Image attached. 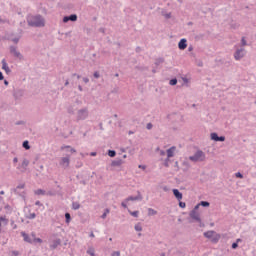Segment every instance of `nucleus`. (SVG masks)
I'll list each match as a JSON object with an SVG mask.
<instances>
[{
    "instance_id": "nucleus-2",
    "label": "nucleus",
    "mask_w": 256,
    "mask_h": 256,
    "mask_svg": "<svg viewBox=\"0 0 256 256\" xmlns=\"http://www.w3.org/2000/svg\"><path fill=\"white\" fill-rule=\"evenodd\" d=\"M204 237H206V239H210L211 243L217 244L221 239V234H217V232L209 230L204 232Z\"/></svg>"
},
{
    "instance_id": "nucleus-29",
    "label": "nucleus",
    "mask_w": 256,
    "mask_h": 256,
    "mask_svg": "<svg viewBox=\"0 0 256 256\" xmlns=\"http://www.w3.org/2000/svg\"><path fill=\"white\" fill-rule=\"evenodd\" d=\"M148 215L149 216L157 215V211L153 208H148Z\"/></svg>"
},
{
    "instance_id": "nucleus-10",
    "label": "nucleus",
    "mask_w": 256,
    "mask_h": 256,
    "mask_svg": "<svg viewBox=\"0 0 256 256\" xmlns=\"http://www.w3.org/2000/svg\"><path fill=\"white\" fill-rule=\"evenodd\" d=\"M126 201H143V195H141V191H137V196H129Z\"/></svg>"
},
{
    "instance_id": "nucleus-19",
    "label": "nucleus",
    "mask_w": 256,
    "mask_h": 256,
    "mask_svg": "<svg viewBox=\"0 0 256 256\" xmlns=\"http://www.w3.org/2000/svg\"><path fill=\"white\" fill-rule=\"evenodd\" d=\"M59 245H61V239L58 238L52 242L50 249L55 250Z\"/></svg>"
},
{
    "instance_id": "nucleus-8",
    "label": "nucleus",
    "mask_w": 256,
    "mask_h": 256,
    "mask_svg": "<svg viewBox=\"0 0 256 256\" xmlns=\"http://www.w3.org/2000/svg\"><path fill=\"white\" fill-rule=\"evenodd\" d=\"M210 139L212 141L223 143V141H225V136H219V134H217L216 132H212L210 134Z\"/></svg>"
},
{
    "instance_id": "nucleus-41",
    "label": "nucleus",
    "mask_w": 256,
    "mask_h": 256,
    "mask_svg": "<svg viewBox=\"0 0 256 256\" xmlns=\"http://www.w3.org/2000/svg\"><path fill=\"white\" fill-rule=\"evenodd\" d=\"M93 77L95 79H99V77H101V74H99V71H95L94 74H93Z\"/></svg>"
},
{
    "instance_id": "nucleus-61",
    "label": "nucleus",
    "mask_w": 256,
    "mask_h": 256,
    "mask_svg": "<svg viewBox=\"0 0 256 256\" xmlns=\"http://www.w3.org/2000/svg\"><path fill=\"white\" fill-rule=\"evenodd\" d=\"M43 169H44L43 164L39 165V169H38V171H43Z\"/></svg>"
},
{
    "instance_id": "nucleus-27",
    "label": "nucleus",
    "mask_w": 256,
    "mask_h": 256,
    "mask_svg": "<svg viewBox=\"0 0 256 256\" xmlns=\"http://www.w3.org/2000/svg\"><path fill=\"white\" fill-rule=\"evenodd\" d=\"M109 213H110L109 208H106L104 210V213L101 215V219H107V215H109Z\"/></svg>"
},
{
    "instance_id": "nucleus-30",
    "label": "nucleus",
    "mask_w": 256,
    "mask_h": 256,
    "mask_svg": "<svg viewBox=\"0 0 256 256\" xmlns=\"http://www.w3.org/2000/svg\"><path fill=\"white\" fill-rule=\"evenodd\" d=\"M199 205L201 207H210L211 203H209V201H201Z\"/></svg>"
},
{
    "instance_id": "nucleus-22",
    "label": "nucleus",
    "mask_w": 256,
    "mask_h": 256,
    "mask_svg": "<svg viewBox=\"0 0 256 256\" xmlns=\"http://www.w3.org/2000/svg\"><path fill=\"white\" fill-rule=\"evenodd\" d=\"M161 63H165V58H162V57L157 58V59L155 60L154 65H156V67H159V65H161Z\"/></svg>"
},
{
    "instance_id": "nucleus-63",
    "label": "nucleus",
    "mask_w": 256,
    "mask_h": 256,
    "mask_svg": "<svg viewBox=\"0 0 256 256\" xmlns=\"http://www.w3.org/2000/svg\"><path fill=\"white\" fill-rule=\"evenodd\" d=\"M19 159L17 157L13 158V163H18Z\"/></svg>"
},
{
    "instance_id": "nucleus-14",
    "label": "nucleus",
    "mask_w": 256,
    "mask_h": 256,
    "mask_svg": "<svg viewBox=\"0 0 256 256\" xmlns=\"http://www.w3.org/2000/svg\"><path fill=\"white\" fill-rule=\"evenodd\" d=\"M172 193H173L174 197H175L178 201H181V199H183V193H181V191H179V189L174 188V189L172 190Z\"/></svg>"
},
{
    "instance_id": "nucleus-5",
    "label": "nucleus",
    "mask_w": 256,
    "mask_h": 256,
    "mask_svg": "<svg viewBox=\"0 0 256 256\" xmlns=\"http://www.w3.org/2000/svg\"><path fill=\"white\" fill-rule=\"evenodd\" d=\"M89 117V110L87 108H83L78 110L77 112V121H85Z\"/></svg>"
},
{
    "instance_id": "nucleus-54",
    "label": "nucleus",
    "mask_w": 256,
    "mask_h": 256,
    "mask_svg": "<svg viewBox=\"0 0 256 256\" xmlns=\"http://www.w3.org/2000/svg\"><path fill=\"white\" fill-rule=\"evenodd\" d=\"M34 241H36V243H43V239L41 238H35Z\"/></svg>"
},
{
    "instance_id": "nucleus-25",
    "label": "nucleus",
    "mask_w": 256,
    "mask_h": 256,
    "mask_svg": "<svg viewBox=\"0 0 256 256\" xmlns=\"http://www.w3.org/2000/svg\"><path fill=\"white\" fill-rule=\"evenodd\" d=\"M22 147L24 149H26V151H29V149H31V145H29V142L27 140H25L23 143H22Z\"/></svg>"
},
{
    "instance_id": "nucleus-52",
    "label": "nucleus",
    "mask_w": 256,
    "mask_h": 256,
    "mask_svg": "<svg viewBox=\"0 0 256 256\" xmlns=\"http://www.w3.org/2000/svg\"><path fill=\"white\" fill-rule=\"evenodd\" d=\"M11 225L13 229H17V224H15L14 220H11Z\"/></svg>"
},
{
    "instance_id": "nucleus-26",
    "label": "nucleus",
    "mask_w": 256,
    "mask_h": 256,
    "mask_svg": "<svg viewBox=\"0 0 256 256\" xmlns=\"http://www.w3.org/2000/svg\"><path fill=\"white\" fill-rule=\"evenodd\" d=\"M161 15L165 17V19H171V12L166 13L165 10H162Z\"/></svg>"
},
{
    "instance_id": "nucleus-17",
    "label": "nucleus",
    "mask_w": 256,
    "mask_h": 256,
    "mask_svg": "<svg viewBox=\"0 0 256 256\" xmlns=\"http://www.w3.org/2000/svg\"><path fill=\"white\" fill-rule=\"evenodd\" d=\"M2 69L5 70L6 75L11 73V68H9L5 59L2 60Z\"/></svg>"
},
{
    "instance_id": "nucleus-43",
    "label": "nucleus",
    "mask_w": 256,
    "mask_h": 256,
    "mask_svg": "<svg viewBox=\"0 0 256 256\" xmlns=\"http://www.w3.org/2000/svg\"><path fill=\"white\" fill-rule=\"evenodd\" d=\"M127 203H129V201L124 200V201H122L121 206H122L124 209H127Z\"/></svg>"
},
{
    "instance_id": "nucleus-4",
    "label": "nucleus",
    "mask_w": 256,
    "mask_h": 256,
    "mask_svg": "<svg viewBox=\"0 0 256 256\" xmlns=\"http://www.w3.org/2000/svg\"><path fill=\"white\" fill-rule=\"evenodd\" d=\"M189 217L190 219H193L194 221H196V223H199V227H205V224L201 220V215L199 214V212L190 211Z\"/></svg>"
},
{
    "instance_id": "nucleus-3",
    "label": "nucleus",
    "mask_w": 256,
    "mask_h": 256,
    "mask_svg": "<svg viewBox=\"0 0 256 256\" xmlns=\"http://www.w3.org/2000/svg\"><path fill=\"white\" fill-rule=\"evenodd\" d=\"M190 161L197 163L198 161H205V152L203 150H198L194 155L189 157Z\"/></svg>"
},
{
    "instance_id": "nucleus-32",
    "label": "nucleus",
    "mask_w": 256,
    "mask_h": 256,
    "mask_svg": "<svg viewBox=\"0 0 256 256\" xmlns=\"http://www.w3.org/2000/svg\"><path fill=\"white\" fill-rule=\"evenodd\" d=\"M128 213H130V215H132V217H139V211H131V210H128Z\"/></svg>"
},
{
    "instance_id": "nucleus-39",
    "label": "nucleus",
    "mask_w": 256,
    "mask_h": 256,
    "mask_svg": "<svg viewBox=\"0 0 256 256\" xmlns=\"http://www.w3.org/2000/svg\"><path fill=\"white\" fill-rule=\"evenodd\" d=\"M76 169H81V167H83V162L78 161L75 165Z\"/></svg>"
},
{
    "instance_id": "nucleus-31",
    "label": "nucleus",
    "mask_w": 256,
    "mask_h": 256,
    "mask_svg": "<svg viewBox=\"0 0 256 256\" xmlns=\"http://www.w3.org/2000/svg\"><path fill=\"white\" fill-rule=\"evenodd\" d=\"M65 220L66 223H71V214L69 212L65 213Z\"/></svg>"
},
{
    "instance_id": "nucleus-13",
    "label": "nucleus",
    "mask_w": 256,
    "mask_h": 256,
    "mask_svg": "<svg viewBox=\"0 0 256 256\" xmlns=\"http://www.w3.org/2000/svg\"><path fill=\"white\" fill-rule=\"evenodd\" d=\"M178 48L180 51H185V49H187V39L182 38L178 43Z\"/></svg>"
},
{
    "instance_id": "nucleus-62",
    "label": "nucleus",
    "mask_w": 256,
    "mask_h": 256,
    "mask_svg": "<svg viewBox=\"0 0 256 256\" xmlns=\"http://www.w3.org/2000/svg\"><path fill=\"white\" fill-rule=\"evenodd\" d=\"M12 41L13 43H19V38H14Z\"/></svg>"
},
{
    "instance_id": "nucleus-37",
    "label": "nucleus",
    "mask_w": 256,
    "mask_h": 256,
    "mask_svg": "<svg viewBox=\"0 0 256 256\" xmlns=\"http://www.w3.org/2000/svg\"><path fill=\"white\" fill-rule=\"evenodd\" d=\"M35 217H37V214L30 213L28 216H26V219H35Z\"/></svg>"
},
{
    "instance_id": "nucleus-60",
    "label": "nucleus",
    "mask_w": 256,
    "mask_h": 256,
    "mask_svg": "<svg viewBox=\"0 0 256 256\" xmlns=\"http://www.w3.org/2000/svg\"><path fill=\"white\" fill-rule=\"evenodd\" d=\"M5 79V76H3V72H0V81H3Z\"/></svg>"
},
{
    "instance_id": "nucleus-42",
    "label": "nucleus",
    "mask_w": 256,
    "mask_h": 256,
    "mask_svg": "<svg viewBox=\"0 0 256 256\" xmlns=\"http://www.w3.org/2000/svg\"><path fill=\"white\" fill-rule=\"evenodd\" d=\"M241 44H242V47H245L247 45V40H245V37H242Z\"/></svg>"
},
{
    "instance_id": "nucleus-57",
    "label": "nucleus",
    "mask_w": 256,
    "mask_h": 256,
    "mask_svg": "<svg viewBox=\"0 0 256 256\" xmlns=\"http://www.w3.org/2000/svg\"><path fill=\"white\" fill-rule=\"evenodd\" d=\"M83 82H84L85 84L89 83V78L84 77V78H83Z\"/></svg>"
},
{
    "instance_id": "nucleus-28",
    "label": "nucleus",
    "mask_w": 256,
    "mask_h": 256,
    "mask_svg": "<svg viewBox=\"0 0 256 256\" xmlns=\"http://www.w3.org/2000/svg\"><path fill=\"white\" fill-rule=\"evenodd\" d=\"M36 195H46V191L43 189H37L34 191Z\"/></svg>"
},
{
    "instance_id": "nucleus-45",
    "label": "nucleus",
    "mask_w": 256,
    "mask_h": 256,
    "mask_svg": "<svg viewBox=\"0 0 256 256\" xmlns=\"http://www.w3.org/2000/svg\"><path fill=\"white\" fill-rule=\"evenodd\" d=\"M111 256H121V252L120 251H114V252H112Z\"/></svg>"
},
{
    "instance_id": "nucleus-12",
    "label": "nucleus",
    "mask_w": 256,
    "mask_h": 256,
    "mask_svg": "<svg viewBox=\"0 0 256 256\" xmlns=\"http://www.w3.org/2000/svg\"><path fill=\"white\" fill-rule=\"evenodd\" d=\"M69 163H71L69 156L61 158L60 165L62 167H64L65 169H67V167H69Z\"/></svg>"
},
{
    "instance_id": "nucleus-64",
    "label": "nucleus",
    "mask_w": 256,
    "mask_h": 256,
    "mask_svg": "<svg viewBox=\"0 0 256 256\" xmlns=\"http://www.w3.org/2000/svg\"><path fill=\"white\" fill-rule=\"evenodd\" d=\"M47 195H50V197H53V195H55V193L49 191V192H47Z\"/></svg>"
},
{
    "instance_id": "nucleus-56",
    "label": "nucleus",
    "mask_w": 256,
    "mask_h": 256,
    "mask_svg": "<svg viewBox=\"0 0 256 256\" xmlns=\"http://www.w3.org/2000/svg\"><path fill=\"white\" fill-rule=\"evenodd\" d=\"M174 167H176L177 171H179V162L178 161L175 162Z\"/></svg>"
},
{
    "instance_id": "nucleus-44",
    "label": "nucleus",
    "mask_w": 256,
    "mask_h": 256,
    "mask_svg": "<svg viewBox=\"0 0 256 256\" xmlns=\"http://www.w3.org/2000/svg\"><path fill=\"white\" fill-rule=\"evenodd\" d=\"M235 177H237L238 179H243V174L241 172H237L235 174Z\"/></svg>"
},
{
    "instance_id": "nucleus-48",
    "label": "nucleus",
    "mask_w": 256,
    "mask_h": 256,
    "mask_svg": "<svg viewBox=\"0 0 256 256\" xmlns=\"http://www.w3.org/2000/svg\"><path fill=\"white\" fill-rule=\"evenodd\" d=\"M15 125H25V121L19 120V121L15 122Z\"/></svg>"
},
{
    "instance_id": "nucleus-47",
    "label": "nucleus",
    "mask_w": 256,
    "mask_h": 256,
    "mask_svg": "<svg viewBox=\"0 0 256 256\" xmlns=\"http://www.w3.org/2000/svg\"><path fill=\"white\" fill-rule=\"evenodd\" d=\"M199 207H201V205L197 204L191 211H194L197 213V211L199 210Z\"/></svg>"
},
{
    "instance_id": "nucleus-6",
    "label": "nucleus",
    "mask_w": 256,
    "mask_h": 256,
    "mask_svg": "<svg viewBox=\"0 0 256 256\" xmlns=\"http://www.w3.org/2000/svg\"><path fill=\"white\" fill-rule=\"evenodd\" d=\"M10 53L15 57L16 59H19L20 61H23V55L21 52L17 50V47L15 46H10Z\"/></svg>"
},
{
    "instance_id": "nucleus-7",
    "label": "nucleus",
    "mask_w": 256,
    "mask_h": 256,
    "mask_svg": "<svg viewBox=\"0 0 256 256\" xmlns=\"http://www.w3.org/2000/svg\"><path fill=\"white\" fill-rule=\"evenodd\" d=\"M244 57H245V48H240L236 50V52L234 53V59L236 61H241V59H243Z\"/></svg>"
},
{
    "instance_id": "nucleus-50",
    "label": "nucleus",
    "mask_w": 256,
    "mask_h": 256,
    "mask_svg": "<svg viewBox=\"0 0 256 256\" xmlns=\"http://www.w3.org/2000/svg\"><path fill=\"white\" fill-rule=\"evenodd\" d=\"M231 28L232 29H239V24H237V23L231 24Z\"/></svg>"
},
{
    "instance_id": "nucleus-55",
    "label": "nucleus",
    "mask_w": 256,
    "mask_h": 256,
    "mask_svg": "<svg viewBox=\"0 0 256 256\" xmlns=\"http://www.w3.org/2000/svg\"><path fill=\"white\" fill-rule=\"evenodd\" d=\"M35 205H37L38 207H43V204L39 200L35 202Z\"/></svg>"
},
{
    "instance_id": "nucleus-20",
    "label": "nucleus",
    "mask_w": 256,
    "mask_h": 256,
    "mask_svg": "<svg viewBox=\"0 0 256 256\" xmlns=\"http://www.w3.org/2000/svg\"><path fill=\"white\" fill-rule=\"evenodd\" d=\"M23 95H25V90L23 89L14 90V97H23Z\"/></svg>"
},
{
    "instance_id": "nucleus-35",
    "label": "nucleus",
    "mask_w": 256,
    "mask_h": 256,
    "mask_svg": "<svg viewBox=\"0 0 256 256\" xmlns=\"http://www.w3.org/2000/svg\"><path fill=\"white\" fill-rule=\"evenodd\" d=\"M134 229H135V231H143V227L141 226V224H136L134 226Z\"/></svg>"
},
{
    "instance_id": "nucleus-24",
    "label": "nucleus",
    "mask_w": 256,
    "mask_h": 256,
    "mask_svg": "<svg viewBox=\"0 0 256 256\" xmlns=\"http://www.w3.org/2000/svg\"><path fill=\"white\" fill-rule=\"evenodd\" d=\"M72 209L74 211H77L78 209H81V204H79V202H72Z\"/></svg>"
},
{
    "instance_id": "nucleus-59",
    "label": "nucleus",
    "mask_w": 256,
    "mask_h": 256,
    "mask_svg": "<svg viewBox=\"0 0 256 256\" xmlns=\"http://www.w3.org/2000/svg\"><path fill=\"white\" fill-rule=\"evenodd\" d=\"M138 167H139V169H143V170L147 169V166H145V165H139Z\"/></svg>"
},
{
    "instance_id": "nucleus-38",
    "label": "nucleus",
    "mask_w": 256,
    "mask_h": 256,
    "mask_svg": "<svg viewBox=\"0 0 256 256\" xmlns=\"http://www.w3.org/2000/svg\"><path fill=\"white\" fill-rule=\"evenodd\" d=\"M179 207L181 209H185V207H187V204L185 202H181V200H179Z\"/></svg>"
},
{
    "instance_id": "nucleus-33",
    "label": "nucleus",
    "mask_w": 256,
    "mask_h": 256,
    "mask_svg": "<svg viewBox=\"0 0 256 256\" xmlns=\"http://www.w3.org/2000/svg\"><path fill=\"white\" fill-rule=\"evenodd\" d=\"M108 155L110 157H115L117 155V152L115 150H108Z\"/></svg>"
},
{
    "instance_id": "nucleus-23",
    "label": "nucleus",
    "mask_w": 256,
    "mask_h": 256,
    "mask_svg": "<svg viewBox=\"0 0 256 256\" xmlns=\"http://www.w3.org/2000/svg\"><path fill=\"white\" fill-rule=\"evenodd\" d=\"M86 253L87 255L95 256V248L93 246H90Z\"/></svg>"
},
{
    "instance_id": "nucleus-53",
    "label": "nucleus",
    "mask_w": 256,
    "mask_h": 256,
    "mask_svg": "<svg viewBox=\"0 0 256 256\" xmlns=\"http://www.w3.org/2000/svg\"><path fill=\"white\" fill-rule=\"evenodd\" d=\"M12 255H13V256H19V251L13 250V251H12Z\"/></svg>"
},
{
    "instance_id": "nucleus-21",
    "label": "nucleus",
    "mask_w": 256,
    "mask_h": 256,
    "mask_svg": "<svg viewBox=\"0 0 256 256\" xmlns=\"http://www.w3.org/2000/svg\"><path fill=\"white\" fill-rule=\"evenodd\" d=\"M22 237L24 238V241L26 243H32L33 241L31 240V237H29V234L25 232H21Z\"/></svg>"
},
{
    "instance_id": "nucleus-11",
    "label": "nucleus",
    "mask_w": 256,
    "mask_h": 256,
    "mask_svg": "<svg viewBox=\"0 0 256 256\" xmlns=\"http://www.w3.org/2000/svg\"><path fill=\"white\" fill-rule=\"evenodd\" d=\"M69 21H72V22L77 21V14H71L69 16L63 17V23H69Z\"/></svg>"
},
{
    "instance_id": "nucleus-1",
    "label": "nucleus",
    "mask_w": 256,
    "mask_h": 256,
    "mask_svg": "<svg viewBox=\"0 0 256 256\" xmlns=\"http://www.w3.org/2000/svg\"><path fill=\"white\" fill-rule=\"evenodd\" d=\"M27 23L29 27H44L45 26V18L41 16V14L37 15H29L27 17Z\"/></svg>"
},
{
    "instance_id": "nucleus-49",
    "label": "nucleus",
    "mask_w": 256,
    "mask_h": 256,
    "mask_svg": "<svg viewBox=\"0 0 256 256\" xmlns=\"http://www.w3.org/2000/svg\"><path fill=\"white\" fill-rule=\"evenodd\" d=\"M239 244L237 242L232 243V249H237Z\"/></svg>"
},
{
    "instance_id": "nucleus-36",
    "label": "nucleus",
    "mask_w": 256,
    "mask_h": 256,
    "mask_svg": "<svg viewBox=\"0 0 256 256\" xmlns=\"http://www.w3.org/2000/svg\"><path fill=\"white\" fill-rule=\"evenodd\" d=\"M169 163H171V159L170 158H166L164 160V167H169Z\"/></svg>"
},
{
    "instance_id": "nucleus-34",
    "label": "nucleus",
    "mask_w": 256,
    "mask_h": 256,
    "mask_svg": "<svg viewBox=\"0 0 256 256\" xmlns=\"http://www.w3.org/2000/svg\"><path fill=\"white\" fill-rule=\"evenodd\" d=\"M169 85H172V86L177 85V78H172V79L169 81Z\"/></svg>"
},
{
    "instance_id": "nucleus-51",
    "label": "nucleus",
    "mask_w": 256,
    "mask_h": 256,
    "mask_svg": "<svg viewBox=\"0 0 256 256\" xmlns=\"http://www.w3.org/2000/svg\"><path fill=\"white\" fill-rule=\"evenodd\" d=\"M68 113L70 114V115H75V111H73V108H68Z\"/></svg>"
},
{
    "instance_id": "nucleus-40",
    "label": "nucleus",
    "mask_w": 256,
    "mask_h": 256,
    "mask_svg": "<svg viewBox=\"0 0 256 256\" xmlns=\"http://www.w3.org/2000/svg\"><path fill=\"white\" fill-rule=\"evenodd\" d=\"M65 149H70V153H77V150L71 148V146H64Z\"/></svg>"
},
{
    "instance_id": "nucleus-18",
    "label": "nucleus",
    "mask_w": 256,
    "mask_h": 256,
    "mask_svg": "<svg viewBox=\"0 0 256 256\" xmlns=\"http://www.w3.org/2000/svg\"><path fill=\"white\" fill-rule=\"evenodd\" d=\"M175 149L176 147L172 146L166 151L168 159H171V157H175Z\"/></svg>"
},
{
    "instance_id": "nucleus-58",
    "label": "nucleus",
    "mask_w": 256,
    "mask_h": 256,
    "mask_svg": "<svg viewBox=\"0 0 256 256\" xmlns=\"http://www.w3.org/2000/svg\"><path fill=\"white\" fill-rule=\"evenodd\" d=\"M80 185H87V181H85V180H80Z\"/></svg>"
},
{
    "instance_id": "nucleus-46",
    "label": "nucleus",
    "mask_w": 256,
    "mask_h": 256,
    "mask_svg": "<svg viewBox=\"0 0 256 256\" xmlns=\"http://www.w3.org/2000/svg\"><path fill=\"white\" fill-rule=\"evenodd\" d=\"M146 129H148V130L153 129V124H152L151 122H149V123L146 125Z\"/></svg>"
},
{
    "instance_id": "nucleus-15",
    "label": "nucleus",
    "mask_w": 256,
    "mask_h": 256,
    "mask_svg": "<svg viewBox=\"0 0 256 256\" xmlns=\"http://www.w3.org/2000/svg\"><path fill=\"white\" fill-rule=\"evenodd\" d=\"M123 163H125V161H123V159L117 158L116 160H113L111 162V167H121V165H123Z\"/></svg>"
},
{
    "instance_id": "nucleus-16",
    "label": "nucleus",
    "mask_w": 256,
    "mask_h": 256,
    "mask_svg": "<svg viewBox=\"0 0 256 256\" xmlns=\"http://www.w3.org/2000/svg\"><path fill=\"white\" fill-rule=\"evenodd\" d=\"M19 189H25V183L19 184L16 188L13 189V192L15 195H20V197H25V195H22L18 190Z\"/></svg>"
},
{
    "instance_id": "nucleus-9",
    "label": "nucleus",
    "mask_w": 256,
    "mask_h": 256,
    "mask_svg": "<svg viewBox=\"0 0 256 256\" xmlns=\"http://www.w3.org/2000/svg\"><path fill=\"white\" fill-rule=\"evenodd\" d=\"M27 167H29V160L24 158L22 163L18 165L17 169H21V173H25V171H27Z\"/></svg>"
}]
</instances>
